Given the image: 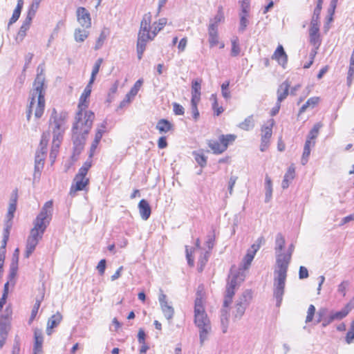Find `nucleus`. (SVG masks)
<instances>
[{"instance_id":"obj_1","label":"nucleus","mask_w":354,"mask_h":354,"mask_svg":"<svg viewBox=\"0 0 354 354\" xmlns=\"http://www.w3.org/2000/svg\"><path fill=\"white\" fill-rule=\"evenodd\" d=\"M53 201L46 202L40 212L33 221V227L30 230L28 236L24 257L29 258L35 251L39 241L49 225L53 216Z\"/></svg>"},{"instance_id":"obj_2","label":"nucleus","mask_w":354,"mask_h":354,"mask_svg":"<svg viewBox=\"0 0 354 354\" xmlns=\"http://www.w3.org/2000/svg\"><path fill=\"white\" fill-rule=\"evenodd\" d=\"M37 74L34 81L32 89L30 91V100L26 110V119L30 121L34 111L35 117L40 118L45 109V75L44 65L39 64L37 68Z\"/></svg>"},{"instance_id":"obj_3","label":"nucleus","mask_w":354,"mask_h":354,"mask_svg":"<svg viewBox=\"0 0 354 354\" xmlns=\"http://www.w3.org/2000/svg\"><path fill=\"white\" fill-rule=\"evenodd\" d=\"M290 260V254H278L276 256V268L274 271L273 279V296L276 299L277 307H279L282 303L287 272Z\"/></svg>"},{"instance_id":"obj_4","label":"nucleus","mask_w":354,"mask_h":354,"mask_svg":"<svg viewBox=\"0 0 354 354\" xmlns=\"http://www.w3.org/2000/svg\"><path fill=\"white\" fill-rule=\"evenodd\" d=\"M194 324L199 330L200 344L203 345L207 339L212 327L210 320L205 310L202 295L199 291L196 293L194 304Z\"/></svg>"},{"instance_id":"obj_5","label":"nucleus","mask_w":354,"mask_h":354,"mask_svg":"<svg viewBox=\"0 0 354 354\" xmlns=\"http://www.w3.org/2000/svg\"><path fill=\"white\" fill-rule=\"evenodd\" d=\"M67 118L66 112L57 113L55 109H53L49 119V129L53 133V140H62L63 134L66 129Z\"/></svg>"},{"instance_id":"obj_6","label":"nucleus","mask_w":354,"mask_h":354,"mask_svg":"<svg viewBox=\"0 0 354 354\" xmlns=\"http://www.w3.org/2000/svg\"><path fill=\"white\" fill-rule=\"evenodd\" d=\"M95 114L89 111H83L79 109L75 116V122L72 128V132L77 131L80 133L88 134L92 127Z\"/></svg>"},{"instance_id":"obj_7","label":"nucleus","mask_w":354,"mask_h":354,"mask_svg":"<svg viewBox=\"0 0 354 354\" xmlns=\"http://www.w3.org/2000/svg\"><path fill=\"white\" fill-rule=\"evenodd\" d=\"M245 275L243 271L234 272L232 269L228 276L226 293L223 302V307L227 308L232 303V298L235 294V290L244 281Z\"/></svg>"},{"instance_id":"obj_8","label":"nucleus","mask_w":354,"mask_h":354,"mask_svg":"<svg viewBox=\"0 0 354 354\" xmlns=\"http://www.w3.org/2000/svg\"><path fill=\"white\" fill-rule=\"evenodd\" d=\"M151 13L145 14L140 22L137 44L147 46V42L152 41L155 38V37H152L153 31L151 32Z\"/></svg>"},{"instance_id":"obj_9","label":"nucleus","mask_w":354,"mask_h":354,"mask_svg":"<svg viewBox=\"0 0 354 354\" xmlns=\"http://www.w3.org/2000/svg\"><path fill=\"white\" fill-rule=\"evenodd\" d=\"M322 10L321 6H317L314 10L312 19L310 21V28L309 30L310 42L316 48H319L321 44L319 39V18Z\"/></svg>"},{"instance_id":"obj_10","label":"nucleus","mask_w":354,"mask_h":354,"mask_svg":"<svg viewBox=\"0 0 354 354\" xmlns=\"http://www.w3.org/2000/svg\"><path fill=\"white\" fill-rule=\"evenodd\" d=\"M252 299V292L250 290H245L241 295L239 297L235 302L232 316L234 319H241L245 313L246 308L250 305Z\"/></svg>"},{"instance_id":"obj_11","label":"nucleus","mask_w":354,"mask_h":354,"mask_svg":"<svg viewBox=\"0 0 354 354\" xmlns=\"http://www.w3.org/2000/svg\"><path fill=\"white\" fill-rule=\"evenodd\" d=\"M76 16L78 23L82 28L88 29L91 27V14L84 7L77 8Z\"/></svg>"},{"instance_id":"obj_12","label":"nucleus","mask_w":354,"mask_h":354,"mask_svg":"<svg viewBox=\"0 0 354 354\" xmlns=\"http://www.w3.org/2000/svg\"><path fill=\"white\" fill-rule=\"evenodd\" d=\"M161 310L164 314V316L167 320H171L174 315V308L169 304L167 301V295L164 294L162 290H160V294L158 297Z\"/></svg>"},{"instance_id":"obj_13","label":"nucleus","mask_w":354,"mask_h":354,"mask_svg":"<svg viewBox=\"0 0 354 354\" xmlns=\"http://www.w3.org/2000/svg\"><path fill=\"white\" fill-rule=\"evenodd\" d=\"M46 152L37 151L35 158V172L33 175V180L40 178L41 171L44 168V160Z\"/></svg>"},{"instance_id":"obj_14","label":"nucleus","mask_w":354,"mask_h":354,"mask_svg":"<svg viewBox=\"0 0 354 354\" xmlns=\"http://www.w3.org/2000/svg\"><path fill=\"white\" fill-rule=\"evenodd\" d=\"M353 308L354 305L349 302L339 311L330 310L328 316L332 322L339 321L346 317Z\"/></svg>"},{"instance_id":"obj_15","label":"nucleus","mask_w":354,"mask_h":354,"mask_svg":"<svg viewBox=\"0 0 354 354\" xmlns=\"http://www.w3.org/2000/svg\"><path fill=\"white\" fill-rule=\"evenodd\" d=\"M86 135L87 134L80 133L77 131L72 132V140L75 153H80L83 149Z\"/></svg>"},{"instance_id":"obj_16","label":"nucleus","mask_w":354,"mask_h":354,"mask_svg":"<svg viewBox=\"0 0 354 354\" xmlns=\"http://www.w3.org/2000/svg\"><path fill=\"white\" fill-rule=\"evenodd\" d=\"M63 317L59 312H57L53 315L48 320L46 327V334L50 335L53 333V329L56 328L62 322Z\"/></svg>"},{"instance_id":"obj_17","label":"nucleus","mask_w":354,"mask_h":354,"mask_svg":"<svg viewBox=\"0 0 354 354\" xmlns=\"http://www.w3.org/2000/svg\"><path fill=\"white\" fill-rule=\"evenodd\" d=\"M89 180L86 178H81L75 176L73 179V183L70 189V194L75 193L77 191L83 190L85 187L88 184Z\"/></svg>"},{"instance_id":"obj_18","label":"nucleus","mask_w":354,"mask_h":354,"mask_svg":"<svg viewBox=\"0 0 354 354\" xmlns=\"http://www.w3.org/2000/svg\"><path fill=\"white\" fill-rule=\"evenodd\" d=\"M35 344L33 346V354L42 353L43 334L40 329H35L34 331Z\"/></svg>"},{"instance_id":"obj_19","label":"nucleus","mask_w":354,"mask_h":354,"mask_svg":"<svg viewBox=\"0 0 354 354\" xmlns=\"http://www.w3.org/2000/svg\"><path fill=\"white\" fill-rule=\"evenodd\" d=\"M272 59H276L278 63L285 68L288 61V57L281 45H279L272 56Z\"/></svg>"},{"instance_id":"obj_20","label":"nucleus","mask_w":354,"mask_h":354,"mask_svg":"<svg viewBox=\"0 0 354 354\" xmlns=\"http://www.w3.org/2000/svg\"><path fill=\"white\" fill-rule=\"evenodd\" d=\"M138 209L142 219L147 221L150 217L151 213L149 203L145 199H142L138 203Z\"/></svg>"},{"instance_id":"obj_21","label":"nucleus","mask_w":354,"mask_h":354,"mask_svg":"<svg viewBox=\"0 0 354 354\" xmlns=\"http://www.w3.org/2000/svg\"><path fill=\"white\" fill-rule=\"evenodd\" d=\"M32 19L30 18V17H28L26 16L25 20L24 21L21 26L19 28V30L17 33V35L16 37V41L17 43H19L21 41H23V39H24L26 35V31L29 29L30 26V24H31V22H32Z\"/></svg>"},{"instance_id":"obj_22","label":"nucleus","mask_w":354,"mask_h":354,"mask_svg":"<svg viewBox=\"0 0 354 354\" xmlns=\"http://www.w3.org/2000/svg\"><path fill=\"white\" fill-rule=\"evenodd\" d=\"M257 251L258 246L250 247L248 250L247 254L243 259V268L244 270H247L249 268Z\"/></svg>"},{"instance_id":"obj_23","label":"nucleus","mask_w":354,"mask_h":354,"mask_svg":"<svg viewBox=\"0 0 354 354\" xmlns=\"http://www.w3.org/2000/svg\"><path fill=\"white\" fill-rule=\"evenodd\" d=\"M208 36L210 47H214L219 44L218 28H214L213 24L208 26Z\"/></svg>"},{"instance_id":"obj_24","label":"nucleus","mask_w":354,"mask_h":354,"mask_svg":"<svg viewBox=\"0 0 354 354\" xmlns=\"http://www.w3.org/2000/svg\"><path fill=\"white\" fill-rule=\"evenodd\" d=\"M274 124V120L270 119L267 121L266 125L261 128V138L270 140L272 134V127Z\"/></svg>"},{"instance_id":"obj_25","label":"nucleus","mask_w":354,"mask_h":354,"mask_svg":"<svg viewBox=\"0 0 354 354\" xmlns=\"http://www.w3.org/2000/svg\"><path fill=\"white\" fill-rule=\"evenodd\" d=\"M290 84L287 81L283 82L277 90V101L281 102L288 95Z\"/></svg>"},{"instance_id":"obj_26","label":"nucleus","mask_w":354,"mask_h":354,"mask_svg":"<svg viewBox=\"0 0 354 354\" xmlns=\"http://www.w3.org/2000/svg\"><path fill=\"white\" fill-rule=\"evenodd\" d=\"M209 147L214 151V153L220 154L226 150V145H222L218 140H211L208 141Z\"/></svg>"},{"instance_id":"obj_27","label":"nucleus","mask_w":354,"mask_h":354,"mask_svg":"<svg viewBox=\"0 0 354 354\" xmlns=\"http://www.w3.org/2000/svg\"><path fill=\"white\" fill-rule=\"evenodd\" d=\"M91 86L92 84H90V82H88V84L85 87L83 93L80 96V102L78 104L79 109L86 108L88 106V104H86V99L90 96L91 93Z\"/></svg>"},{"instance_id":"obj_28","label":"nucleus","mask_w":354,"mask_h":354,"mask_svg":"<svg viewBox=\"0 0 354 354\" xmlns=\"http://www.w3.org/2000/svg\"><path fill=\"white\" fill-rule=\"evenodd\" d=\"M109 33H110V31H109V28H107L106 27H104L102 30V31L100 34V36L96 41L95 47H94V49L95 50H99L102 47V46H103L105 40L106 39V37L109 36Z\"/></svg>"},{"instance_id":"obj_29","label":"nucleus","mask_w":354,"mask_h":354,"mask_svg":"<svg viewBox=\"0 0 354 354\" xmlns=\"http://www.w3.org/2000/svg\"><path fill=\"white\" fill-rule=\"evenodd\" d=\"M156 129L160 133H166L172 129V124L169 120L166 119H161L158 122Z\"/></svg>"},{"instance_id":"obj_30","label":"nucleus","mask_w":354,"mask_h":354,"mask_svg":"<svg viewBox=\"0 0 354 354\" xmlns=\"http://www.w3.org/2000/svg\"><path fill=\"white\" fill-rule=\"evenodd\" d=\"M295 168L293 167H290L287 171V172L285 174L283 180L281 183V187L283 189H286L289 186V183L293 180L295 178Z\"/></svg>"},{"instance_id":"obj_31","label":"nucleus","mask_w":354,"mask_h":354,"mask_svg":"<svg viewBox=\"0 0 354 354\" xmlns=\"http://www.w3.org/2000/svg\"><path fill=\"white\" fill-rule=\"evenodd\" d=\"M285 239L284 236L281 233H278L276 236L275 239V247L274 250L276 253V256L278 254H282L281 250L283 249L285 246Z\"/></svg>"},{"instance_id":"obj_32","label":"nucleus","mask_w":354,"mask_h":354,"mask_svg":"<svg viewBox=\"0 0 354 354\" xmlns=\"http://www.w3.org/2000/svg\"><path fill=\"white\" fill-rule=\"evenodd\" d=\"M89 32L80 28H76L74 31V39L77 42H83L88 37Z\"/></svg>"},{"instance_id":"obj_33","label":"nucleus","mask_w":354,"mask_h":354,"mask_svg":"<svg viewBox=\"0 0 354 354\" xmlns=\"http://www.w3.org/2000/svg\"><path fill=\"white\" fill-rule=\"evenodd\" d=\"M225 20L224 13L223 10V7L219 6L218 8L217 14L213 19H211L209 21V24H213L214 28L218 27V24L221 22H223Z\"/></svg>"},{"instance_id":"obj_34","label":"nucleus","mask_w":354,"mask_h":354,"mask_svg":"<svg viewBox=\"0 0 354 354\" xmlns=\"http://www.w3.org/2000/svg\"><path fill=\"white\" fill-rule=\"evenodd\" d=\"M17 194L15 196V197H12L10 199L9 206H8V213L6 215L7 221H12L14 217V214L17 209Z\"/></svg>"},{"instance_id":"obj_35","label":"nucleus","mask_w":354,"mask_h":354,"mask_svg":"<svg viewBox=\"0 0 354 354\" xmlns=\"http://www.w3.org/2000/svg\"><path fill=\"white\" fill-rule=\"evenodd\" d=\"M143 81L140 79L137 80L133 87L131 88L129 92L126 95V97L127 98V101H130L131 98L134 97L138 93L140 88L142 85Z\"/></svg>"},{"instance_id":"obj_36","label":"nucleus","mask_w":354,"mask_h":354,"mask_svg":"<svg viewBox=\"0 0 354 354\" xmlns=\"http://www.w3.org/2000/svg\"><path fill=\"white\" fill-rule=\"evenodd\" d=\"M265 188H266V198L265 202L268 203L272 198V185L271 178L268 176V175L266 176L265 178Z\"/></svg>"},{"instance_id":"obj_37","label":"nucleus","mask_w":354,"mask_h":354,"mask_svg":"<svg viewBox=\"0 0 354 354\" xmlns=\"http://www.w3.org/2000/svg\"><path fill=\"white\" fill-rule=\"evenodd\" d=\"M319 98L318 97H313L309 98L305 104L300 108L299 113H304L308 107L314 108L319 102Z\"/></svg>"},{"instance_id":"obj_38","label":"nucleus","mask_w":354,"mask_h":354,"mask_svg":"<svg viewBox=\"0 0 354 354\" xmlns=\"http://www.w3.org/2000/svg\"><path fill=\"white\" fill-rule=\"evenodd\" d=\"M221 323L223 333H225L229 325V315L227 310L225 308L221 310Z\"/></svg>"},{"instance_id":"obj_39","label":"nucleus","mask_w":354,"mask_h":354,"mask_svg":"<svg viewBox=\"0 0 354 354\" xmlns=\"http://www.w3.org/2000/svg\"><path fill=\"white\" fill-rule=\"evenodd\" d=\"M254 127L253 115L247 117L243 122L239 124V127L245 131H250Z\"/></svg>"},{"instance_id":"obj_40","label":"nucleus","mask_w":354,"mask_h":354,"mask_svg":"<svg viewBox=\"0 0 354 354\" xmlns=\"http://www.w3.org/2000/svg\"><path fill=\"white\" fill-rule=\"evenodd\" d=\"M102 62H103V59L99 58L95 62V64L93 66L91 75V78L89 80L90 84H93V83L94 82V81L95 80V77H96L97 74L99 73L100 68V66H101Z\"/></svg>"},{"instance_id":"obj_41","label":"nucleus","mask_w":354,"mask_h":354,"mask_svg":"<svg viewBox=\"0 0 354 354\" xmlns=\"http://www.w3.org/2000/svg\"><path fill=\"white\" fill-rule=\"evenodd\" d=\"M41 1L42 0H32V3L28 8L27 17H30L32 19L34 18Z\"/></svg>"},{"instance_id":"obj_42","label":"nucleus","mask_w":354,"mask_h":354,"mask_svg":"<svg viewBox=\"0 0 354 354\" xmlns=\"http://www.w3.org/2000/svg\"><path fill=\"white\" fill-rule=\"evenodd\" d=\"M18 266H16V263H10L9 274L8 276V281L10 282L12 286L15 283V277L17 274Z\"/></svg>"},{"instance_id":"obj_43","label":"nucleus","mask_w":354,"mask_h":354,"mask_svg":"<svg viewBox=\"0 0 354 354\" xmlns=\"http://www.w3.org/2000/svg\"><path fill=\"white\" fill-rule=\"evenodd\" d=\"M61 142H62V140H53L51 151L50 153V158L53 162L55 161V159L57 155L59 147Z\"/></svg>"},{"instance_id":"obj_44","label":"nucleus","mask_w":354,"mask_h":354,"mask_svg":"<svg viewBox=\"0 0 354 354\" xmlns=\"http://www.w3.org/2000/svg\"><path fill=\"white\" fill-rule=\"evenodd\" d=\"M219 141L222 145H226V149L227 148L228 145L231 143H232L235 139L236 136L233 134H227V135H221L219 136Z\"/></svg>"},{"instance_id":"obj_45","label":"nucleus","mask_w":354,"mask_h":354,"mask_svg":"<svg viewBox=\"0 0 354 354\" xmlns=\"http://www.w3.org/2000/svg\"><path fill=\"white\" fill-rule=\"evenodd\" d=\"M201 82L202 80L199 79H196L192 80V94L200 95H201Z\"/></svg>"},{"instance_id":"obj_46","label":"nucleus","mask_w":354,"mask_h":354,"mask_svg":"<svg viewBox=\"0 0 354 354\" xmlns=\"http://www.w3.org/2000/svg\"><path fill=\"white\" fill-rule=\"evenodd\" d=\"M167 19L166 18H161L158 20V21L157 22V26H154L153 27V35L152 37H156V35L158 34V32L159 31H160L167 24ZM156 23H155L153 25H156Z\"/></svg>"},{"instance_id":"obj_47","label":"nucleus","mask_w":354,"mask_h":354,"mask_svg":"<svg viewBox=\"0 0 354 354\" xmlns=\"http://www.w3.org/2000/svg\"><path fill=\"white\" fill-rule=\"evenodd\" d=\"M321 127H322V124L320 123H316L313 126V129L310 131V132L307 136V138L312 140H314L315 139H316L317 137L318 136L319 131Z\"/></svg>"},{"instance_id":"obj_48","label":"nucleus","mask_w":354,"mask_h":354,"mask_svg":"<svg viewBox=\"0 0 354 354\" xmlns=\"http://www.w3.org/2000/svg\"><path fill=\"white\" fill-rule=\"evenodd\" d=\"M50 134L49 133H44L41 136V139L40 141V149H39L37 151H45L46 152V147L49 140Z\"/></svg>"},{"instance_id":"obj_49","label":"nucleus","mask_w":354,"mask_h":354,"mask_svg":"<svg viewBox=\"0 0 354 354\" xmlns=\"http://www.w3.org/2000/svg\"><path fill=\"white\" fill-rule=\"evenodd\" d=\"M240 16V24H239V31L240 32H243L248 24H249V21L248 19V16L245 15H239Z\"/></svg>"},{"instance_id":"obj_50","label":"nucleus","mask_w":354,"mask_h":354,"mask_svg":"<svg viewBox=\"0 0 354 354\" xmlns=\"http://www.w3.org/2000/svg\"><path fill=\"white\" fill-rule=\"evenodd\" d=\"M229 86H230L229 81H226L221 84L222 96L226 100L230 98V97H231L230 92L229 91Z\"/></svg>"},{"instance_id":"obj_51","label":"nucleus","mask_w":354,"mask_h":354,"mask_svg":"<svg viewBox=\"0 0 354 354\" xmlns=\"http://www.w3.org/2000/svg\"><path fill=\"white\" fill-rule=\"evenodd\" d=\"M241 49L238 42V39L236 38L232 41L231 55L233 57H236L239 55Z\"/></svg>"},{"instance_id":"obj_52","label":"nucleus","mask_w":354,"mask_h":354,"mask_svg":"<svg viewBox=\"0 0 354 354\" xmlns=\"http://www.w3.org/2000/svg\"><path fill=\"white\" fill-rule=\"evenodd\" d=\"M194 155L195 160H196V162L201 167H205L206 165L207 159H206V157L204 155L200 154V153H196V152H194Z\"/></svg>"},{"instance_id":"obj_53","label":"nucleus","mask_w":354,"mask_h":354,"mask_svg":"<svg viewBox=\"0 0 354 354\" xmlns=\"http://www.w3.org/2000/svg\"><path fill=\"white\" fill-rule=\"evenodd\" d=\"M117 91H118V84L115 82L109 88V91L108 97H107V100H106L107 102L111 103L113 101V100L114 98V95L116 93Z\"/></svg>"},{"instance_id":"obj_54","label":"nucleus","mask_w":354,"mask_h":354,"mask_svg":"<svg viewBox=\"0 0 354 354\" xmlns=\"http://www.w3.org/2000/svg\"><path fill=\"white\" fill-rule=\"evenodd\" d=\"M354 339V320L351 322L350 329L346 335V342L347 344H351Z\"/></svg>"},{"instance_id":"obj_55","label":"nucleus","mask_w":354,"mask_h":354,"mask_svg":"<svg viewBox=\"0 0 354 354\" xmlns=\"http://www.w3.org/2000/svg\"><path fill=\"white\" fill-rule=\"evenodd\" d=\"M9 330V326L7 324L6 321H0V336L7 337Z\"/></svg>"},{"instance_id":"obj_56","label":"nucleus","mask_w":354,"mask_h":354,"mask_svg":"<svg viewBox=\"0 0 354 354\" xmlns=\"http://www.w3.org/2000/svg\"><path fill=\"white\" fill-rule=\"evenodd\" d=\"M41 299H36L35 304H34V306L31 311V315H30V321L33 320L35 318V317L38 313V310L40 307Z\"/></svg>"},{"instance_id":"obj_57","label":"nucleus","mask_w":354,"mask_h":354,"mask_svg":"<svg viewBox=\"0 0 354 354\" xmlns=\"http://www.w3.org/2000/svg\"><path fill=\"white\" fill-rule=\"evenodd\" d=\"M315 313V307L313 304H310L308 309L307 316L306 317V323H309L313 321Z\"/></svg>"},{"instance_id":"obj_58","label":"nucleus","mask_w":354,"mask_h":354,"mask_svg":"<svg viewBox=\"0 0 354 354\" xmlns=\"http://www.w3.org/2000/svg\"><path fill=\"white\" fill-rule=\"evenodd\" d=\"M241 3V12L239 15H245L248 16V12L250 10V2L248 0H243Z\"/></svg>"},{"instance_id":"obj_59","label":"nucleus","mask_w":354,"mask_h":354,"mask_svg":"<svg viewBox=\"0 0 354 354\" xmlns=\"http://www.w3.org/2000/svg\"><path fill=\"white\" fill-rule=\"evenodd\" d=\"M173 111L177 115H183L185 113L183 106L177 102L173 103Z\"/></svg>"},{"instance_id":"obj_60","label":"nucleus","mask_w":354,"mask_h":354,"mask_svg":"<svg viewBox=\"0 0 354 354\" xmlns=\"http://www.w3.org/2000/svg\"><path fill=\"white\" fill-rule=\"evenodd\" d=\"M354 80V65H349V68L348 71L347 76V84L350 86L352 84L353 80Z\"/></svg>"},{"instance_id":"obj_61","label":"nucleus","mask_w":354,"mask_h":354,"mask_svg":"<svg viewBox=\"0 0 354 354\" xmlns=\"http://www.w3.org/2000/svg\"><path fill=\"white\" fill-rule=\"evenodd\" d=\"M349 286L348 281H343L339 286L337 288L338 292L342 294L344 297L346 295V290Z\"/></svg>"},{"instance_id":"obj_62","label":"nucleus","mask_w":354,"mask_h":354,"mask_svg":"<svg viewBox=\"0 0 354 354\" xmlns=\"http://www.w3.org/2000/svg\"><path fill=\"white\" fill-rule=\"evenodd\" d=\"M310 154V149H304L303 154L301 159V163L305 165L308 161Z\"/></svg>"},{"instance_id":"obj_63","label":"nucleus","mask_w":354,"mask_h":354,"mask_svg":"<svg viewBox=\"0 0 354 354\" xmlns=\"http://www.w3.org/2000/svg\"><path fill=\"white\" fill-rule=\"evenodd\" d=\"M12 227V221H6L5 223V228L3 230V238L6 239H8L10 230Z\"/></svg>"},{"instance_id":"obj_64","label":"nucleus","mask_w":354,"mask_h":354,"mask_svg":"<svg viewBox=\"0 0 354 354\" xmlns=\"http://www.w3.org/2000/svg\"><path fill=\"white\" fill-rule=\"evenodd\" d=\"M12 227V221H6L5 223V228L3 230V238L6 239H8L10 230Z\"/></svg>"}]
</instances>
